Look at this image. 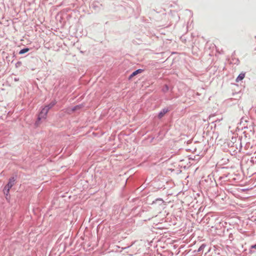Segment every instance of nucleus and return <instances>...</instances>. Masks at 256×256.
Here are the masks:
<instances>
[{
  "label": "nucleus",
  "instance_id": "obj_3",
  "mask_svg": "<svg viewBox=\"0 0 256 256\" xmlns=\"http://www.w3.org/2000/svg\"><path fill=\"white\" fill-rule=\"evenodd\" d=\"M245 76V74L244 73H241L240 74L238 78L236 79V82H238L242 80Z\"/></svg>",
  "mask_w": 256,
  "mask_h": 256
},
{
  "label": "nucleus",
  "instance_id": "obj_9",
  "mask_svg": "<svg viewBox=\"0 0 256 256\" xmlns=\"http://www.w3.org/2000/svg\"><path fill=\"white\" fill-rule=\"evenodd\" d=\"M251 248H256V244L251 246Z\"/></svg>",
  "mask_w": 256,
  "mask_h": 256
},
{
  "label": "nucleus",
  "instance_id": "obj_2",
  "mask_svg": "<svg viewBox=\"0 0 256 256\" xmlns=\"http://www.w3.org/2000/svg\"><path fill=\"white\" fill-rule=\"evenodd\" d=\"M14 178H11L9 180L8 184L4 186V193L6 196H8L9 194L10 189L14 184Z\"/></svg>",
  "mask_w": 256,
  "mask_h": 256
},
{
  "label": "nucleus",
  "instance_id": "obj_8",
  "mask_svg": "<svg viewBox=\"0 0 256 256\" xmlns=\"http://www.w3.org/2000/svg\"><path fill=\"white\" fill-rule=\"evenodd\" d=\"M81 108V106H74V107L72 108V110H74H74H78V109H79V108Z\"/></svg>",
  "mask_w": 256,
  "mask_h": 256
},
{
  "label": "nucleus",
  "instance_id": "obj_4",
  "mask_svg": "<svg viewBox=\"0 0 256 256\" xmlns=\"http://www.w3.org/2000/svg\"><path fill=\"white\" fill-rule=\"evenodd\" d=\"M142 72V69H138L136 71H134V72H133L132 74L130 76V78H132V77L136 76V74H140V73H141Z\"/></svg>",
  "mask_w": 256,
  "mask_h": 256
},
{
  "label": "nucleus",
  "instance_id": "obj_6",
  "mask_svg": "<svg viewBox=\"0 0 256 256\" xmlns=\"http://www.w3.org/2000/svg\"><path fill=\"white\" fill-rule=\"evenodd\" d=\"M56 104L55 100L49 104L45 106L46 108H48V110H50L51 108H52Z\"/></svg>",
  "mask_w": 256,
  "mask_h": 256
},
{
  "label": "nucleus",
  "instance_id": "obj_1",
  "mask_svg": "<svg viewBox=\"0 0 256 256\" xmlns=\"http://www.w3.org/2000/svg\"><path fill=\"white\" fill-rule=\"evenodd\" d=\"M48 108L44 106L41 110L38 117V121L36 122V124L38 126L40 124V121L42 119H46V118L47 114L48 112Z\"/></svg>",
  "mask_w": 256,
  "mask_h": 256
},
{
  "label": "nucleus",
  "instance_id": "obj_5",
  "mask_svg": "<svg viewBox=\"0 0 256 256\" xmlns=\"http://www.w3.org/2000/svg\"><path fill=\"white\" fill-rule=\"evenodd\" d=\"M168 110L167 109H164L162 111H161L158 115V116L160 118H162L167 112Z\"/></svg>",
  "mask_w": 256,
  "mask_h": 256
},
{
  "label": "nucleus",
  "instance_id": "obj_7",
  "mask_svg": "<svg viewBox=\"0 0 256 256\" xmlns=\"http://www.w3.org/2000/svg\"><path fill=\"white\" fill-rule=\"evenodd\" d=\"M28 50H29V48H24V49L21 50L20 51L19 54H24L28 52Z\"/></svg>",
  "mask_w": 256,
  "mask_h": 256
}]
</instances>
